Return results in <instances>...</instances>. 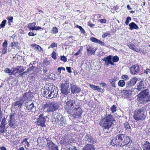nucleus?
<instances>
[{
    "label": "nucleus",
    "mask_w": 150,
    "mask_h": 150,
    "mask_svg": "<svg viewBox=\"0 0 150 150\" xmlns=\"http://www.w3.org/2000/svg\"><path fill=\"white\" fill-rule=\"evenodd\" d=\"M132 140L125 134H120L115 137L112 138L110 139V144L112 145L130 148L132 146Z\"/></svg>",
    "instance_id": "f257e3e1"
},
{
    "label": "nucleus",
    "mask_w": 150,
    "mask_h": 150,
    "mask_svg": "<svg viewBox=\"0 0 150 150\" xmlns=\"http://www.w3.org/2000/svg\"><path fill=\"white\" fill-rule=\"evenodd\" d=\"M115 122V120L112 115L106 114L105 117L100 120L99 125L105 128L104 131H106V129H109Z\"/></svg>",
    "instance_id": "f03ea898"
},
{
    "label": "nucleus",
    "mask_w": 150,
    "mask_h": 150,
    "mask_svg": "<svg viewBox=\"0 0 150 150\" xmlns=\"http://www.w3.org/2000/svg\"><path fill=\"white\" fill-rule=\"evenodd\" d=\"M42 94L44 97L48 99H52L56 97L58 91L57 88L52 86L49 89H42Z\"/></svg>",
    "instance_id": "7ed1b4c3"
},
{
    "label": "nucleus",
    "mask_w": 150,
    "mask_h": 150,
    "mask_svg": "<svg viewBox=\"0 0 150 150\" xmlns=\"http://www.w3.org/2000/svg\"><path fill=\"white\" fill-rule=\"evenodd\" d=\"M147 89L143 90L137 95V100L140 103L146 104L150 101V95Z\"/></svg>",
    "instance_id": "20e7f679"
},
{
    "label": "nucleus",
    "mask_w": 150,
    "mask_h": 150,
    "mask_svg": "<svg viewBox=\"0 0 150 150\" xmlns=\"http://www.w3.org/2000/svg\"><path fill=\"white\" fill-rule=\"evenodd\" d=\"M45 111L49 113L50 112H54L59 109V104L57 102H47L42 107Z\"/></svg>",
    "instance_id": "39448f33"
},
{
    "label": "nucleus",
    "mask_w": 150,
    "mask_h": 150,
    "mask_svg": "<svg viewBox=\"0 0 150 150\" xmlns=\"http://www.w3.org/2000/svg\"><path fill=\"white\" fill-rule=\"evenodd\" d=\"M144 108L142 107L139 109L136 110L134 113V119L137 120H142L144 119L145 115Z\"/></svg>",
    "instance_id": "423d86ee"
},
{
    "label": "nucleus",
    "mask_w": 150,
    "mask_h": 150,
    "mask_svg": "<svg viewBox=\"0 0 150 150\" xmlns=\"http://www.w3.org/2000/svg\"><path fill=\"white\" fill-rule=\"evenodd\" d=\"M78 104L76 103V100H69L66 102L64 105L65 108L67 110H72Z\"/></svg>",
    "instance_id": "0eeeda50"
},
{
    "label": "nucleus",
    "mask_w": 150,
    "mask_h": 150,
    "mask_svg": "<svg viewBox=\"0 0 150 150\" xmlns=\"http://www.w3.org/2000/svg\"><path fill=\"white\" fill-rule=\"evenodd\" d=\"M61 93L65 95H67L70 93L69 85L68 83H62L61 85Z\"/></svg>",
    "instance_id": "6e6552de"
},
{
    "label": "nucleus",
    "mask_w": 150,
    "mask_h": 150,
    "mask_svg": "<svg viewBox=\"0 0 150 150\" xmlns=\"http://www.w3.org/2000/svg\"><path fill=\"white\" fill-rule=\"evenodd\" d=\"M26 68L21 66H17L16 67L12 68L11 69H13L12 74L15 75L17 73H19L20 74L25 70Z\"/></svg>",
    "instance_id": "1a4fd4ad"
},
{
    "label": "nucleus",
    "mask_w": 150,
    "mask_h": 150,
    "mask_svg": "<svg viewBox=\"0 0 150 150\" xmlns=\"http://www.w3.org/2000/svg\"><path fill=\"white\" fill-rule=\"evenodd\" d=\"M46 119L45 116L43 115V114H40L39 116V117L38 118L37 123L39 125L42 127H45V123Z\"/></svg>",
    "instance_id": "9d476101"
},
{
    "label": "nucleus",
    "mask_w": 150,
    "mask_h": 150,
    "mask_svg": "<svg viewBox=\"0 0 150 150\" xmlns=\"http://www.w3.org/2000/svg\"><path fill=\"white\" fill-rule=\"evenodd\" d=\"M70 89L71 93L73 94L79 93L81 91V88L74 83L70 84Z\"/></svg>",
    "instance_id": "9b49d317"
},
{
    "label": "nucleus",
    "mask_w": 150,
    "mask_h": 150,
    "mask_svg": "<svg viewBox=\"0 0 150 150\" xmlns=\"http://www.w3.org/2000/svg\"><path fill=\"white\" fill-rule=\"evenodd\" d=\"M25 105L27 109L31 111L32 112H35L36 110V107L31 101H29L26 102Z\"/></svg>",
    "instance_id": "f8f14e48"
},
{
    "label": "nucleus",
    "mask_w": 150,
    "mask_h": 150,
    "mask_svg": "<svg viewBox=\"0 0 150 150\" xmlns=\"http://www.w3.org/2000/svg\"><path fill=\"white\" fill-rule=\"evenodd\" d=\"M82 109L80 105L78 104L74 108L72 112L76 116H80L82 114Z\"/></svg>",
    "instance_id": "ddd939ff"
},
{
    "label": "nucleus",
    "mask_w": 150,
    "mask_h": 150,
    "mask_svg": "<svg viewBox=\"0 0 150 150\" xmlns=\"http://www.w3.org/2000/svg\"><path fill=\"white\" fill-rule=\"evenodd\" d=\"M86 48L87 54L88 56H90L92 54L94 55L97 50L93 46L90 45H88L87 46Z\"/></svg>",
    "instance_id": "4468645a"
},
{
    "label": "nucleus",
    "mask_w": 150,
    "mask_h": 150,
    "mask_svg": "<svg viewBox=\"0 0 150 150\" xmlns=\"http://www.w3.org/2000/svg\"><path fill=\"white\" fill-rule=\"evenodd\" d=\"M9 117V119L8 121L9 125L11 127L13 128L16 127L15 117L14 115V114H11Z\"/></svg>",
    "instance_id": "2eb2a0df"
},
{
    "label": "nucleus",
    "mask_w": 150,
    "mask_h": 150,
    "mask_svg": "<svg viewBox=\"0 0 150 150\" xmlns=\"http://www.w3.org/2000/svg\"><path fill=\"white\" fill-rule=\"evenodd\" d=\"M138 80V79L134 77L129 81L126 84V88H130L131 87L134 86Z\"/></svg>",
    "instance_id": "dca6fc26"
},
{
    "label": "nucleus",
    "mask_w": 150,
    "mask_h": 150,
    "mask_svg": "<svg viewBox=\"0 0 150 150\" xmlns=\"http://www.w3.org/2000/svg\"><path fill=\"white\" fill-rule=\"evenodd\" d=\"M130 72L132 74H135L139 72V69L137 64L134 65L130 67L129 68Z\"/></svg>",
    "instance_id": "f3484780"
},
{
    "label": "nucleus",
    "mask_w": 150,
    "mask_h": 150,
    "mask_svg": "<svg viewBox=\"0 0 150 150\" xmlns=\"http://www.w3.org/2000/svg\"><path fill=\"white\" fill-rule=\"evenodd\" d=\"M84 140L85 141L86 143L87 144L90 143L92 144H94L96 142V140L94 139L89 134H86L84 137Z\"/></svg>",
    "instance_id": "a211bd4d"
},
{
    "label": "nucleus",
    "mask_w": 150,
    "mask_h": 150,
    "mask_svg": "<svg viewBox=\"0 0 150 150\" xmlns=\"http://www.w3.org/2000/svg\"><path fill=\"white\" fill-rule=\"evenodd\" d=\"M122 92L126 98H130L132 94V88H129L127 89V88H126V87L125 89L123 90Z\"/></svg>",
    "instance_id": "6ab92c4d"
},
{
    "label": "nucleus",
    "mask_w": 150,
    "mask_h": 150,
    "mask_svg": "<svg viewBox=\"0 0 150 150\" xmlns=\"http://www.w3.org/2000/svg\"><path fill=\"white\" fill-rule=\"evenodd\" d=\"M23 103L22 101L21 100H19L15 102L12 104V107L16 109V110H18L22 106Z\"/></svg>",
    "instance_id": "aec40b11"
},
{
    "label": "nucleus",
    "mask_w": 150,
    "mask_h": 150,
    "mask_svg": "<svg viewBox=\"0 0 150 150\" xmlns=\"http://www.w3.org/2000/svg\"><path fill=\"white\" fill-rule=\"evenodd\" d=\"M30 93L29 92H26L23 94L21 96L19 100L22 101L23 103L24 102L28 99V98H30Z\"/></svg>",
    "instance_id": "412c9836"
},
{
    "label": "nucleus",
    "mask_w": 150,
    "mask_h": 150,
    "mask_svg": "<svg viewBox=\"0 0 150 150\" xmlns=\"http://www.w3.org/2000/svg\"><path fill=\"white\" fill-rule=\"evenodd\" d=\"M57 118L59 122V125L61 126H64L65 123L63 116L60 114L58 113L57 116Z\"/></svg>",
    "instance_id": "4be33fe9"
},
{
    "label": "nucleus",
    "mask_w": 150,
    "mask_h": 150,
    "mask_svg": "<svg viewBox=\"0 0 150 150\" xmlns=\"http://www.w3.org/2000/svg\"><path fill=\"white\" fill-rule=\"evenodd\" d=\"M47 147L49 150H59L57 145L52 142H49Z\"/></svg>",
    "instance_id": "5701e85b"
},
{
    "label": "nucleus",
    "mask_w": 150,
    "mask_h": 150,
    "mask_svg": "<svg viewBox=\"0 0 150 150\" xmlns=\"http://www.w3.org/2000/svg\"><path fill=\"white\" fill-rule=\"evenodd\" d=\"M112 59L111 56L109 55L103 59V60L105 62L106 65H108L109 64H110L111 65H113L114 64L113 62L111 61Z\"/></svg>",
    "instance_id": "b1692460"
},
{
    "label": "nucleus",
    "mask_w": 150,
    "mask_h": 150,
    "mask_svg": "<svg viewBox=\"0 0 150 150\" xmlns=\"http://www.w3.org/2000/svg\"><path fill=\"white\" fill-rule=\"evenodd\" d=\"M145 87L143 81H141L139 83H138L137 88L134 89V92H135V91H136V92L138 93L141 89L144 88Z\"/></svg>",
    "instance_id": "393cba45"
},
{
    "label": "nucleus",
    "mask_w": 150,
    "mask_h": 150,
    "mask_svg": "<svg viewBox=\"0 0 150 150\" xmlns=\"http://www.w3.org/2000/svg\"><path fill=\"white\" fill-rule=\"evenodd\" d=\"M127 45L131 49L137 52H139L140 51V49L136 48L135 45L131 43H128Z\"/></svg>",
    "instance_id": "a878e982"
},
{
    "label": "nucleus",
    "mask_w": 150,
    "mask_h": 150,
    "mask_svg": "<svg viewBox=\"0 0 150 150\" xmlns=\"http://www.w3.org/2000/svg\"><path fill=\"white\" fill-rule=\"evenodd\" d=\"M82 150H94V145L93 144H87L83 148Z\"/></svg>",
    "instance_id": "bb28decb"
},
{
    "label": "nucleus",
    "mask_w": 150,
    "mask_h": 150,
    "mask_svg": "<svg viewBox=\"0 0 150 150\" xmlns=\"http://www.w3.org/2000/svg\"><path fill=\"white\" fill-rule=\"evenodd\" d=\"M144 150H149L150 149V143L147 141L144 142L143 145Z\"/></svg>",
    "instance_id": "cd10ccee"
},
{
    "label": "nucleus",
    "mask_w": 150,
    "mask_h": 150,
    "mask_svg": "<svg viewBox=\"0 0 150 150\" xmlns=\"http://www.w3.org/2000/svg\"><path fill=\"white\" fill-rule=\"evenodd\" d=\"M89 86L93 90H97L99 92H101L103 91V89L101 88H100L99 86L93 84H90Z\"/></svg>",
    "instance_id": "c85d7f7f"
},
{
    "label": "nucleus",
    "mask_w": 150,
    "mask_h": 150,
    "mask_svg": "<svg viewBox=\"0 0 150 150\" xmlns=\"http://www.w3.org/2000/svg\"><path fill=\"white\" fill-rule=\"evenodd\" d=\"M129 29L132 30L133 29L138 30L139 28L138 26L134 22H132L129 24Z\"/></svg>",
    "instance_id": "c756f323"
},
{
    "label": "nucleus",
    "mask_w": 150,
    "mask_h": 150,
    "mask_svg": "<svg viewBox=\"0 0 150 150\" xmlns=\"http://www.w3.org/2000/svg\"><path fill=\"white\" fill-rule=\"evenodd\" d=\"M36 25V23L33 22L31 23L30 24L28 25V28H29V30H34L35 29V26Z\"/></svg>",
    "instance_id": "7c9ffc66"
},
{
    "label": "nucleus",
    "mask_w": 150,
    "mask_h": 150,
    "mask_svg": "<svg viewBox=\"0 0 150 150\" xmlns=\"http://www.w3.org/2000/svg\"><path fill=\"white\" fill-rule=\"evenodd\" d=\"M124 127L126 130H128L129 131H131V129L129 123L127 122H125L124 123Z\"/></svg>",
    "instance_id": "2f4dec72"
},
{
    "label": "nucleus",
    "mask_w": 150,
    "mask_h": 150,
    "mask_svg": "<svg viewBox=\"0 0 150 150\" xmlns=\"http://www.w3.org/2000/svg\"><path fill=\"white\" fill-rule=\"evenodd\" d=\"M118 84L119 86L122 87L125 85V82L124 80H121L119 81Z\"/></svg>",
    "instance_id": "473e14b6"
},
{
    "label": "nucleus",
    "mask_w": 150,
    "mask_h": 150,
    "mask_svg": "<svg viewBox=\"0 0 150 150\" xmlns=\"http://www.w3.org/2000/svg\"><path fill=\"white\" fill-rule=\"evenodd\" d=\"M67 150H78L76 149L75 146L73 145H69L67 149Z\"/></svg>",
    "instance_id": "72a5a7b5"
},
{
    "label": "nucleus",
    "mask_w": 150,
    "mask_h": 150,
    "mask_svg": "<svg viewBox=\"0 0 150 150\" xmlns=\"http://www.w3.org/2000/svg\"><path fill=\"white\" fill-rule=\"evenodd\" d=\"M12 70L13 69H11V70L9 68H6L4 69V71L7 74H10L11 75H13V74H12Z\"/></svg>",
    "instance_id": "f704fd0d"
},
{
    "label": "nucleus",
    "mask_w": 150,
    "mask_h": 150,
    "mask_svg": "<svg viewBox=\"0 0 150 150\" xmlns=\"http://www.w3.org/2000/svg\"><path fill=\"white\" fill-rule=\"evenodd\" d=\"M110 110L112 113L116 111V107L115 105H113L110 108Z\"/></svg>",
    "instance_id": "c9c22d12"
},
{
    "label": "nucleus",
    "mask_w": 150,
    "mask_h": 150,
    "mask_svg": "<svg viewBox=\"0 0 150 150\" xmlns=\"http://www.w3.org/2000/svg\"><path fill=\"white\" fill-rule=\"evenodd\" d=\"M18 42H12L11 43V46L13 48L15 49V47H16L18 45Z\"/></svg>",
    "instance_id": "e433bc0d"
},
{
    "label": "nucleus",
    "mask_w": 150,
    "mask_h": 150,
    "mask_svg": "<svg viewBox=\"0 0 150 150\" xmlns=\"http://www.w3.org/2000/svg\"><path fill=\"white\" fill-rule=\"evenodd\" d=\"M34 47H35V48L40 51H41L42 50L41 47L38 45H36L35 44L33 45Z\"/></svg>",
    "instance_id": "4c0bfd02"
},
{
    "label": "nucleus",
    "mask_w": 150,
    "mask_h": 150,
    "mask_svg": "<svg viewBox=\"0 0 150 150\" xmlns=\"http://www.w3.org/2000/svg\"><path fill=\"white\" fill-rule=\"evenodd\" d=\"M7 19L8 21V24L9 25H11L10 22H13V18L12 16H9L7 18Z\"/></svg>",
    "instance_id": "58836bf2"
},
{
    "label": "nucleus",
    "mask_w": 150,
    "mask_h": 150,
    "mask_svg": "<svg viewBox=\"0 0 150 150\" xmlns=\"http://www.w3.org/2000/svg\"><path fill=\"white\" fill-rule=\"evenodd\" d=\"M119 79L118 78L116 77H115L111 79H110V82H112L115 83V81H117V80Z\"/></svg>",
    "instance_id": "ea45409f"
},
{
    "label": "nucleus",
    "mask_w": 150,
    "mask_h": 150,
    "mask_svg": "<svg viewBox=\"0 0 150 150\" xmlns=\"http://www.w3.org/2000/svg\"><path fill=\"white\" fill-rule=\"evenodd\" d=\"M6 119L5 117L2 119L1 124V126H5L6 125Z\"/></svg>",
    "instance_id": "a19ab883"
},
{
    "label": "nucleus",
    "mask_w": 150,
    "mask_h": 150,
    "mask_svg": "<svg viewBox=\"0 0 150 150\" xmlns=\"http://www.w3.org/2000/svg\"><path fill=\"white\" fill-rule=\"evenodd\" d=\"M7 21L6 20H4L0 24V26L1 28H4L5 25Z\"/></svg>",
    "instance_id": "79ce46f5"
},
{
    "label": "nucleus",
    "mask_w": 150,
    "mask_h": 150,
    "mask_svg": "<svg viewBox=\"0 0 150 150\" xmlns=\"http://www.w3.org/2000/svg\"><path fill=\"white\" fill-rule=\"evenodd\" d=\"M52 32L53 33H57L58 32L57 28L56 27H54L52 29Z\"/></svg>",
    "instance_id": "37998d69"
},
{
    "label": "nucleus",
    "mask_w": 150,
    "mask_h": 150,
    "mask_svg": "<svg viewBox=\"0 0 150 150\" xmlns=\"http://www.w3.org/2000/svg\"><path fill=\"white\" fill-rule=\"evenodd\" d=\"M90 40L92 42L96 43H97L98 41L99 40L97 39V38H95L92 37H91V38H90Z\"/></svg>",
    "instance_id": "c03bdc74"
},
{
    "label": "nucleus",
    "mask_w": 150,
    "mask_h": 150,
    "mask_svg": "<svg viewBox=\"0 0 150 150\" xmlns=\"http://www.w3.org/2000/svg\"><path fill=\"white\" fill-rule=\"evenodd\" d=\"M23 113L21 111H20L18 112V118L20 120H21V117L23 116Z\"/></svg>",
    "instance_id": "a18cd8bd"
},
{
    "label": "nucleus",
    "mask_w": 150,
    "mask_h": 150,
    "mask_svg": "<svg viewBox=\"0 0 150 150\" xmlns=\"http://www.w3.org/2000/svg\"><path fill=\"white\" fill-rule=\"evenodd\" d=\"M76 27L79 28L80 30L81 33H82L83 34H84L85 33L84 30L79 25H77Z\"/></svg>",
    "instance_id": "49530a36"
},
{
    "label": "nucleus",
    "mask_w": 150,
    "mask_h": 150,
    "mask_svg": "<svg viewBox=\"0 0 150 150\" xmlns=\"http://www.w3.org/2000/svg\"><path fill=\"white\" fill-rule=\"evenodd\" d=\"M112 61L113 62H117L119 59V58L117 56H115L114 57H113L112 58Z\"/></svg>",
    "instance_id": "de8ad7c7"
},
{
    "label": "nucleus",
    "mask_w": 150,
    "mask_h": 150,
    "mask_svg": "<svg viewBox=\"0 0 150 150\" xmlns=\"http://www.w3.org/2000/svg\"><path fill=\"white\" fill-rule=\"evenodd\" d=\"M5 128V126H1V125L0 126V132L2 133H4V129Z\"/></svg>",
    "instance_id": "09e8293b"
},
{
    "label": "nucleus",
    "mask_w": 150,
    "mask_h": 150,
    "mask_svg": "<svg viewBox=\"0 0 150 150\" xmlns=\"http://www.w3.org/2000/svg\"><path fill=\"white\" fill-rule=\"evenodd\" d=\"M131 20V18L129 16L127 17L126 19V21L125 22V24L127 25H128L129 22V21Z\"/></svg>",
    "instance_id": "8fccbe9b"
},
{
    "label": "nucleus",
    "mask_w": 150,
    "mask_h": 150,
    "mask_svg": "<svg viewBox=\"0 0 150 150\" xmlns=\"http://www.w3.org/2000/svg\"><path fill=\"white\" fill-rule=\"evenodd\" d=\"M122 79H124L125 80L129 79V76L127 75H122Z\"/></svg>",
    "instance_id": "3c124183"
},
{
    "label": "nucleus",
    "mask_w": 150,
    "mask_h": 150,
    "mask_svg": "<svg viewBox=\"0 0 150 150\" xmlns=\"http://www.w3.org/2000/svg\"><path fill=\"white\" fill-rule=\"evenodd\" d=\"M7 42L6 40H5L3 44V48H4V49L6 48H7Z\"/></svg>",
    "instance_id": "603ef678"
},
{
    "label": "nucleus",
    "mask_w": 150,
    "mask_h": 150,
    "mask_svg": "<svg viewBox=\"0 0 150 150\" xmlns=\"http://www.w3.org/2000/svg\"><path fill=\"white\" fill-rule=\"evenodd\" d=\"M52 57L54 59H57L56 57V53L54 51H53L52 54Z\"/></svg>",
    "instance_id": "864d4df0"
},
{
    "label": "nucleus",
    "mask_w": 150,
    "mask_h": 150,
    "mask_svg": "<svg viewBox=\"0 0 150 150\" xmlns=\"http://www.w3.org/2000/svg\"><path fill=\"white\" fill-rule=\"evenodd\" d=\"M61 59L64 62H66L67 61V58L64 56H62L61 57Z\"/></svg>",
    "instance_id": "5fc2aeb1"
},
{
    "label": "nucleus",
    "mask_w": 150,
    "mask_h": 150,
    "mask_svg": "<svg viewBox=\"0 0 150 150\" xmlns=\"http://www.w3.org/2000/svg\"><path fill=\"white\" fill-rule=\"evenodd\" d=\"M110 35V33H108L107 32L105 33L104 34H103L102 35V37L103 38H105L107 36L109 35Z\"/></svg>",
    "instance_id": "6e6d98bb"
},
{
    "label": "nucleus",
    "mask_w": 150,
    "mask_h": 150,
    "mask_svg": "<svg viewBox=\"0 0 150 150\" xmlns=\"http://www.w3.org/2000/svg\"><path fill=\"white\" fill-rule=\"evenodd\" d=\"M44 62L46 65H48L50 64V61L49 60H45L44 61Z\"/></svg>",
    "instance_id": "4d7b16f0"
},
{
    "label": "nucleus",
    "mask_w": 150,
    "mask_h": 150,
    "mask_svg": "<svg viewBox=\"0 0 150 150\" xmlns=\"http://www.w3.org/2000/svg\"><path fill=\"white\" fill-rule=\"evenodd\" d=\"M43 70L44 74H46L47 71H48V69L46 66H44L43 68Z\"/></svg>",
    "instance_id": "13d9d810"
},
{
    "label": "nucleus",
    "mask_w": 150,
    "mask_h": 150,
    "mask_svg": "<svg viewBox=\"0 0 150 150\" xmlns=\"http://www.w3.org/2000/svg\"><path fill=\"white\" fill-rule=\"evenodd\" d=\"M98 21L101 23H105L106 21V20L105 19H100Z\"/></svg>",
    "instance_id": "bf43d9fd"
},
{
    "label": "nucleus",
    "mask_w": 150,
    "mask_h": 150,
    "mask_svg": "<svg viewBox=\"0 0 150 150\" xmlns=\"http://www.w3.org/2000/svg\"><path fill=\"white\" fill-rule=\"evenodd\" d=\"M100 85L101 86L103 87H107V85L104 83H101L100 84Z\"/></svg>",
    "instance_id": "052dcab7"
},
{
    "label": "nucleus",
    "mask_w": 150,
    "mask_h": 150,
    "mask_svg": "<svg viewBox=\"0 0 150 150\" xmlns=\"http://www.w3.org/2000/svg\"><path fill=\"white\" fill-rule=\"evenodd\" d=\"M97 43L101 45L104 46L105 45V43L100 40H98Z\"/></svg>",
    "instance_id": "680f3d73"
},
{
    "label": "nucleus",
    "mask_w": 150,
    "mask_h": 150,
    "mask_svg": "<svg viewBox=\"0 0 150 150\" xmlns=\"http://www.w3.org/2000/svg\"><path fill=\"white\" fill-rule=\"evenodd\" d=\"M57 44L55 42H53L50 45V47L52 48H53L54 47H57Z\"/></svg>",
    "instance_id": "e2e57ef3"
},
{
    "label": "nucleus",
    "mask_w": 150,
    "mask_h": 150,
    "mask_svg": "<svg viewBox=\"0 0 150 150\" xmlns=\"http://www.w3.org/2000/svg\"><path fill=\"white\" fill-rule=\"evenodd\" d=\"M28 35L29 36H34L36 35V34H34L33 32H29L28 33Z\"/></svg>",
    "instance_id": "0e129e2a"
},
{
    "label": "nucleus",
    "mask_w": 150,
    "mask_h": 150,
    "mask_svg": "<svg viewBox=\"0 0 150 150\" xmlns=\"http://www.w3.org/2000/svg\"><path fill=\"white\" fill-rule=\"evenodd\" d=\"M28 74V73H27V72L26 71H25L24 72H23V73H21L20 74V75L22 77H23V76L24 75H27Z\"/></svg>",
    "instance_id": "69168bd1"
},
{
    "label": "nucleus",
    "mask_w": 150,
    "mask_h": 150,
    "mask_svg": "<svg viewBox=\"0 0 150 150\" xmlns=\"http://www.w3.org/2000/svg\"><path fill=\"white\" fill-rule=\"evenodd\" d=\"M34 68H35L36 69H37L36 67H34L32 65L30 68V70L31 71L32 70H33V71H35Z\"/></svg>",
    "instance_id": "338daca9"
},
{
    "label": "nucleus",
    "mask_w": 150,
    "mask_h": 150,
    "mask_svg": "<svg viewBox=\"0 0 150 150\" xmlns=\"http://www.w3.org/2000/svg\"><path fill=\"white\" fill-rule=\"evenodd\" d=\"M67 70V71L69 73H71V67H66Z\"/></svg>",
    "instance_id": "774afa93"
}]
</instances>
